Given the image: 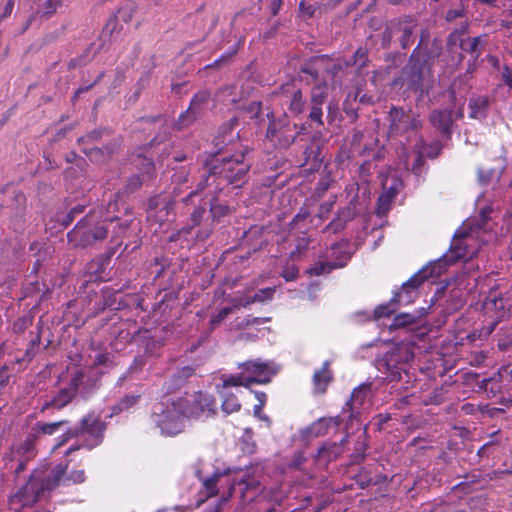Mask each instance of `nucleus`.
Returning a JSON list of instances; mask_svg holds the SVG:
<instances>
[{"label": "nucleus", "instance_id": "f257e3e1", "mask_svg": "<svg viewBox=\"0 0 512 512\" xmlns=\"http://www.w3.org/2000/svg\"><path fill=\"white\" fill-rule=\"evenodd\" d=\"M248 154V148L242 145L233 152L225 154L221 151L205 152L200 179L195 189L189 192L186 201H190L191 196L204 192L210 186H215L219 192L225 187L242 188L249 180L252 167Z\"/></svg>", "mask_w": 512, "mask_h": 512}, {"label": "nucleus", "instance_id": "f03ea898", "mask_svg": "<svg viewBox=\"0 0 512 512\" xmlns=\"http://www.w3.org/2000/svg\"><path fill=\"white\" fill-rule=\"evenodd\" d=\"M442 53V41L434 38L430 42L429 30L422 29L417 46L412 50L400 74L391 81V88L417 94L421 99L427 96L434 83L435 61Z\"/></svg>", "mask_w": 512, "mask_h": 512}, {"label": "nucleus", "instance_id": "7ed1b4c3", "mask_svg": "<svg viewBox=\"0 0 512 512\" xmlns=\"http://www.w3.org/2000/svg\"><path fill=\"white\" fill-rule=\"evenodd\" d=\"M69 462H60L54 466L47 461L38 464L30 473L27 481L10 497L11 504L22 508H32L61 484H81L85 481L84 470H72L67 474Z\"/></svg>", "mask_w": 512, "mask_h": 512}, {"label": "nucleus", "instance_id": "20e7f679", "mask_svg": "<svg viewBox=\"0 0 512 512\" xmlns=\"http://www.w3.org/2000/svg\"><path fill=\"white\" fill-rule=\"evenodd\" d=\"M101 214L89 210L75 226L67 233L68 244L74 249H87L103 242L109 235L107 218L101 219Z\"/></svg>", "mask_w": 512, "mask_h": 512}, {"label": "nucleus", "instance_id": "39448f33", "mask_svg": "<svg viewBox=\"0 0 512 512\" xmlns=\"http://www.w3.org/2000/svg\"><path fill=\"white\" fill-rule=\"evenodd\" d=\"M173 409L187 419L208 418L216 414L217 402L214 396L204 391L185 392L183 396L173 399Z\"/></svg>", "mask_w": 512, "mask_h": 512}, {"label": "nucleus", "instance_id": "423d86ee", "mask_svg": "<svg viewBox=\"0 0 512 512\" xmlns=\"http://www.w3.org/2000/svg\"><path fill=\"white\" fill-rule=\"evenodd\" d=\"M268 125L265 137L276 149L286 150L297 141V124L286 113L275 116L274 111L266 114Z\"/></svg>", "mask_w": 512, "mask_h": 512}, {"label": "nucleus", "instance_id": "0eeeda50", "mask_svg": "<svg viewBox=\"0 0 512 512\" xmlns=\"http://www.w3.org/2000/svg\"><path fill=\"white\" fill-rule=\"evenodd\" d=\"M413 360L414 353L408 346H395L377 359L376 367L386 375L387 381L394 382L401 380L402 373L407 374L408 366Z\"/></svg>", "mask_w": 512, "mask_h": 512}, {"label": "nucleus", "instance_id": "6e6552de", "mask_svg": "<svg viewBox=\"0 0 512 512\" xmlns=\"http://www.w3.org/2000/svg\"><path fill=\"white\" fill-rule=\"evenodd\" d=\"M453 104L445 108H434L428 115V123L434 132L442 139L449 141L452 138L454 130L458 127L455 123L464 117V104L455 108L456 94L451 92Z\"/></svg>", "mask_w": 512, "mask_h": 512}, {"label": "nucleus", "instance_id": "1a4fd4ad", "mask_svg": "<svg viewBox=\"0 0 512 512\" xmlns=\"http://www.w3.org/2000/svg\"><path fill=\"white\" fill-rule=\"evenodd\" d=\"M388 136L395 138L413 132H418L423 127L420 115L414 113L411 108L392 105L387 112Z\"/></svg>", "mask_w": 512, "mask_h": 512}, {"label": "nucleus", "instance_id": "9d476101", "mask_svg": "<svg viewBox=\"0 0 512 512\" xmlns=\"http://www.w3.org/2000/svg\"><path fill=\"white\" fill-rule=\"evenodd\" d=\"M184 417L173 409V399L168 405L155 404L151 414V420L166 436H174L184 430Z\"/></svg>", "mask_w": 512, "mask_h": 512}, {"label": "nucleus", "instance_id": "9b49d317", "mask_svg": "<svg viewBox=\"0 0 512 512\" xmlns=\"http://www.w3.org/2000/svg\"><path fill=\"white\" fill-rule=\"evenodd\" d=\"M78 436L87 435L82 442V446L89 450L99 446L104 440V434L107 429V423L100 419V416L90 412L81 418L75 425Z\"/></svg>", "mask_w": 512, "mask_h": 512}, {"label": "nucleus", "instance_id": "f8f14e48", "mask_svg": "<svg viewBox=\"0 0 512 512\" xmlns=\"http://www.w3.org/2000/svg\"><path fill=\"white\" fill-rule=\"evenodd\" d=\"M188 196L189 193L180 200L183 207L182 213L188 214L187 223L182 227V232H192L209 217L208 200L203 197V192L194 194L190 201H186Z\"/></svg>", "mask_w": 512, "mask_h": 512}, {"label": "nucleus", "instance_id": "ddd939ff", "mask_svg": "<svg viewBox=\"0 0 512 512\" xmlns=\"http://www.w3.org/2000/svg\"><path fill=\"white\" fill-rule=\"evenodd\" d=\"M5 211L9 227L17 233H22L27 222V198L23 191L12 189L6 202Z\"/></svg>", "mask_w": 512, "mask_h": 512}, {"label": "nucleus", "instance_id": "4468645a", "mask_svg": "<svg viewBox=\"0 0 512 512\" xmlns=\"http://www.w3.org/2000/svg\"><path fill=\"white\" fill-rule=\"evenodd\" d=\"M238 368L246 374L248 383L267 384L277 374V368L260 358L248 360L238 365Z\"/></svg>", "mask_w": 512, "mask_h": 512}, {"label": "nucleus", "instance_id": "2eb2a0df", "mask_svg": "<svg viewBox=\"0 0 512 512\" xmlns=\"http://www.w3.org/2000/svg\"><path fill=\"white\" fill-rule=\"evenodd\" d=\"M238 126L239 117L236 115L220 125L217 134L212 139L214 151H221L223 154L233 152L230 147L239 142V132L236 131Z\"/></svg>", "mask_w": 512, "mask_h": 512}, {"label": "nucleus", "instance_id": "dca6fc26", "mask_svg": "<svg viewBox=\"0 0 512 512\" xmlns=\"http://www.w3.org/2000/svg\"><path fill=\"white\" fill-rule=\"evenodd\" d=\"M227 498L232 497L236 492L240 493L242 501H253L257 496L261 497L262 486L259 480L254 477L241 478L239 480L227 479Z\"/></svg>", "mask_w": 512, "mask_h": 512}, {"label": "nucleus", "instance_id": "f3484780", "mask_svg": "<svg viewBox=\"0 0 512 512\" xmlns=\"http://www.w3.org/2000/svg\"><path fill=\"white\" fill-rule=\"evenodd\" d=\"M70 380H76L77 393L87 398L100 387L101 373L93 368L79 369Z\"/></svg>", "mask_w": 512, "mask_h": 512}, {"label": "nucleus", "instance_id": "a211bd4d", "mask_svg": "<svg viewBox=\"0 0 512 512\" xmlns=\"http://www.w3.org/2000/svg\"><path fill=\"white\" fill-rule=\"evenodd\" d=\"M417 23L410 17H399L391 20V30L398 37L400 47L407 50L415 42Z\"/></svg>", "mask_w": 512, "mask_h": 512}, {"label": "nucleus", "instance_id": "6ab92c4d", "mask_svg": "<svg viewBox=\"0 0 512 512\" xmlns=\"http://www.w3.org/2000/svg\"><path fill=\"white\" fill-rule=\"evenodd\" d=\"M426 281L425 276H421V272H416L406 282H404L400 289L393 294V301L399 305H408L413 303L419 297V288Z\"/></svg>", "mask_w": 512, "mask_h": 512}, {"label": "nucleus", "instance_id": "aec40b11", "mask_svg": "<svg viewBox=\"0 0 512 512\" xmlns=\"http://www.w3.org/2000/svg\"><path fill=\"white\" fill-rule=\"evenodd\" d=\"M115 250H110L96 256L85 265V276L88 278V282H102L105 281L107 276V269L111 263L112 256Z\"/></svg>", "mask_w": 512, "mask_h": 512}, {"label": "nucleus", "instance_id": "412c9836", "mask_svg": "<svg viewBox=\"0 0 512 512\" xmlns=\"http://www.w3.org/2000/svg\"><path fill=\"white\" fill-rule=\"evenodd\" d=\"M333 60L331 55L322 54L311 56L299 68L300 80H305L307 84L319 81L320 69Z\"/></svg>", "mask_w": 512, "mask_h": 512}, {"label": "nucleus", "instance_id": "4be33fe9", "mask_svg": "<svg viewBox=\"0 0 512 512\" xmlns=\"http://www.w3.org/2000/svg\"><path fill=\"white\" fill-rule=\"evenodd\" d=\"M78 395L76 380H70L66 387L59 389L51 398L44 400L41 412L49 409L61 410Z\"/></svg>", "mask_w": 512, "mask_h": 512}, {"label": "nucleus", "instance_id": "5701e85b", "mask_svg": "<svg viewBox=\"0 0 512 512\" xmlns=\"http://www.w3.org/2000/svg\"><path fill=\"white\" fill-rule=\"evenodd\" d=\"M324 148V141L320 133L316 132L309 137V142L304 149V165H309V170L312 172L318 171L323 163L324 157L322 150Z\"/></svg>", "mask_w": 512, "mask_h": 512}, {"label": "nucleus", "instance_id": "b1692460", "mask_svg": "<svg viewBox=\"0 0 512 512\" xmlns=\"http://www.w3.org/2000/svg\"><path fill=\"white\" fill-rule=\"evenodd\" d=\"M172 259L166 255L155 256L148 265L149 273L153 276V282L161 281L159 286L167 289L169 280L174 274L171 271Z\"/></svg>", "mask_w": 512, "mask_h": 512}, {"label": "nucleus", "instance_id": "393cba45", "mask_svg": "<svg viewBox=\"0 0 512 512\" xmlns=\"http://www.w3.org/2000/svg\"><path fill=\"white\" fill-rule=\"evenodd\" d=\"M279 91L287 98L288 111L292 115L298 116L304 112L307 101L301 89L294 85V81L282 84Z\"/></svg>", "mask_w": 512, "mask_h": 512}, {"label": "nucleus", "instance_id": "a878e982", "mask_svg": "<svg viewBox=\"0 0 512 512\" xmlns=\"http://www.w3.org/2000/svg\"><path fill=\"white\" fill-rule=\"evenodd\" d=\"M196 365H185L178 368L163 384V391L172 394L183 388L196 373Z\"/></svg>", "mask_w": 512, "mask_h": 512}, {"label": "nucleus", "instance_id": "bb28decb", "mask_svg": "<svg viewBox=\"0 0 512 512\" xmlns=\"http://www.w3.org/2000/svg\"><path fill=\"white\" fill-rule=\"evenodd\" d=\"M119 147V141L117 139H111L104 143L101 147H82V153L89 158L93 163H105L112 158Z\"/></svg>", "mask_w": 512, "mask_h": 512}, {"label": "nucleus", "instance_id": "cd10ccee", "mask_svg": "<svg viewBox=\"0 0 512 512\" xmlns=\"http://www.w3.org/2000/svg\"><path fill=\"white\" fill-rule=\"evenodd\" d=\"M330 251L327 257L332 259L331 262L335 269L346 267L354 254L351 241L347 238H342L340 241L333 243L330 246Z\"/></svg>", "mask_w": 512, "mask_h": 512}, {"label": "nucleus", "instance_id": "c85d7f7f", "mask_svg": "<svg viewBox=\"0 0 512 512\" xmlns=\"http://www.w3.org/2000/svg\"><path fill=\"white\" fill-rule=\"evenodd\" d=\"M348 436L349 433H346L339 442H324L317 450L316 459L325 463L337 460L344 452Z\"/></svg>", "mask_w": 512, "mask_h": 512}, {"label": "nucleus", "instance_id": "c756f323", "mask_svg": "<svg viewBox=\"0 0 512 512\" xmlns=\"http://www.w3.org/2000/svg\"><path fill=\"white\" fill-rule=\"evenodd\" d=\"M402 185L401 180L394 179L391 185L387 188H384V191L381 195H379L377 199V207L375 210V214L378 217H384L388 214L391 209V203L399 193V189Z\"/></svg>", "mask_w": 512, "mask_h": 512}, {"label": "nucleus", "instance_id": "7c9ffc66", "mask_svg": "<svg viewBox=\"0 0 512 512\" xmlns=\"http://www.w3.org/2000/svg\"><path fill=\"white\" fill-rule=\"evenodd\" d=\"M142 328L138 327L136 321L125 320L119 323V325H115L112 328V335H114L115 339L121 343H135L138 332H141Z\"/></svg>", "mask_w": 512, "mask_h": 512}, {"label": "nucleus", "instance_id": "2f4dec72", "mask_svg": "<svg viewBox=\"0 0 512 512\" xmlns=\"http://www.w3.org/2000/svg\"><path fill=\"white\" fill-rule=\"evenodd\" d=\"M136 344L143 349L144 354L152 356L164 346V340L154 335L152 330L142 328L138 332Z\"/></svg>", "mask_w": 512, "mask_h": 512}, {"label": "nucleus", "instance_id": "473e14b6", "mask_svg": "<svg viewBox=\"0 0 512 512\" xmlns=\"http://www.w3.org/2000/svg\"><path fill=\"white\" fill-rule=\"evenodd\" d=\"M334 381V373L330 369V361H325L321 369L316 370L312 377L313 390L317 395L325 394L328 386Z\"/></svg>", "mask_w": 512, "mask_h": 512}, {"label": "nucleus", "instance_id": "72a5a7b5", "mask_svg": "<svg viewBox=\"0 0 512 512\" xmlns=\"http://www.w3.org/2000/svg\"><path fill=\"white\" fill-rule=\"evenodd\" d=\"M218 193L219 191L208 200L209 217L215 223L222 222L233 213V208L226 201L220 200Z\"/></svg>", "mask_w": 512, "mask_h": 512}, {"label": "nucleus", "instance_id": "f704fd0d", "mask_svg": "<svg viewBox=\"0 0 512 512\" xmlns=\"http://www.w3.org/2000/svg\"><path fill=\"white\" fill-rule=\"evenodd\" d=\"M465 304V298L460 289H452L445 295L441 313L448 317L458 312Z\"/></svg>", "mask_w": 512, "mask_h": 512}, {"label": "nucleus", "instance_id": "c9c22d12", "mask_svg": "<svg viewBox=\"0 0 512 512\" xmlns=\"http://www.w3.org/2000/svg\"><path fill=\"white\" fill-rule=\"evenodd\" d=\"M452 264L453 263L449 260L448 255L443 254L439 259L429 262L418 272H421V276H425L426 281H428L430 278L441 276Z\"/></svg>", "mask_w": 512, "mask_h": 512}, {"label": "nucleus", "instance_id": "e433bc0d", "mask_svg": "<svg viewBox=\"0 0 512 512\" xmlns=\"http://www.w3.org/2000/svg\"><path fill=\"white\" fill-rule=\"evenodd\" d=\"M41 334H42V325L39 323L37 325L36 334L30 339L27 344L26 349L23 351L21 356L16 357V362L21 363H29L31 362L36 355L39 353L41 347Z\"/></svg>", "mask_w": 512, "mask_h": 512}, {"label": "nucleus", "instance_id": "4c0bfd02", "mask_svg": "<svg viewBox=\"0 0 512 512\" xmlns=\"http://www.w3.org/2000/svg\"><path fill=\"white\" fill-rule=\"evenodd\" d=\"M48 293H50L49 287L44 282H40L37 276L28 275L23 283V294L25 297L39 295V299L42 300Z\"/></svg>", "mask_w": 512, "mask_h": 512}, {"label": "nucleus", "instance_id": "58836bf2", "mask_svg": "<svg viewBox=\"0 0 512 512\" xmlns=\"http://www.w3.org/2000/svg\"><path fill=\"white\" fill-rule=\"evenodd\" d=\"M446 254L453 264L462 259H469L471 257V253L468 250V245L465 243V236L462 235L461 237H457L455 235L449 251Z\"/></svg>", "mask_w": 512, "mask_h": 512}, {"label": "nucleus", "instance_id": "ea45409f", "mask_svg": "<svg viewBox=\"0 0 512 512\" xmlns=\"http://www.w3.org/2000/svg\"><path fill=\"white\" fill-rule=\"evenodd\" d=\"M490 102L487 96L471 97L468 102L469 117L484 119L488 115Z\"/></svg>", "mask_w": 512, "mask_h": 512}, {"label": "nucleus", "instance_id": "a19ab883", "mask_svg": "<svg viewBox=\"0 0 512 512\" xmlns=\"http://www.w3.org/2000/svg\"><path fill=\"white\" fill-rule=\"evenodd\" d=\"M94 213L101 214L102 218H107V226L110 228L111 225L115 223V221L120 220V216L118 215L119 212V201L114 195L113 199H110L108 203L105 206H100L97 208L92 209Z\"/></svg>", "mask_w": 512, "mask_h": 512}, {"label": "nucleus", "instance_id": "79ce46f5", "mask_svg": "<svg viewBox=\"0 0 512 512\" xmlns=\"http://www.w3.org/2000/svg\"><path fill=\"white\" fill-rule=\"evenodd\" d=\"M113 133L108 127H97L77 139V144L83 147H90L91 144L99 143L104 137H109Z\"/></svg>", "mask_w": 512, "mask_h": 512}, {"label": "nucleus", "instance_id": "37998d69", "mask_svg": "<svg viewBox=\"0 0 512 512\" xmlns=\"http://www.w3.org/2000/svg\"><path fill=\"white\" fill-rule=\"evenodd\" d=\"M261 498L274 505H281L287 498V491L282 484H275L270 487H263L261 490Z\"/></svg>", "mask_w": 512, "mask_h": 512}, {"label": "nucleus", "instance_id": "c03bdc74", "mask_svg": "<svg viewBox=\"0 0 512 512\" xmlns=\"http://www.w3.org/2000/svg\"><path fill=\"white\" fill-rule=\"evenodd\" d=\"M141 400V394H126L121 397L117 403L111 406V413L107 418H112L124 411H128L130 408L136 406Z\"/></svg>", "mask_w": 512, "mask_h": 512}, {"label": "nucleus", "instance_id": "a18cd8bd", "mask_svg": "<svg viewBox=\"0 0 512 512\" xmlns=\"http://www.w3.org/2000/svg\"><path fill=\"white\" fill-rule=\"evenodd\" d=\"M422 314L419 313V311H415L413 313H400L397 314L391 324L389 325L390 331H395L398 329H403L410 327L412 325L417 324L418 320L420 319Z\"/></svg>", "mask_w": 512, "mask_h": 512}, {"label": "nucleus", "instance_id": "49530a36", "mask_svg": "<svg viewBox=\"0 0 512 512\" xmlns=\"http://www.w3.org/2000/svg\"><path fill=\"white\" fill-rule=\"evenodd\" d=\"M367 429L368 424L364 426L363 433L358 437L354 446V451L350 454L351 464H360L366 457V451L368 449Z\"/></svg>", "mask_w": 512, "mask_h": 512}, {"label": "nucleus", "instance_id": "de8ad7c7", "mask_svg": "<svg viewBox=\"0 0 512 512\" xmlns=\"http://www.w3.org/2000/svg\"><path fill=\"white\" fill-rule=\"evenodd\" d=\"M230 473V468L222 471L217 469L210 477L202 479V483L205 488L207 497H214L218 494L219 491L217 488V483L221 480V478L228 477Z\"/></svg>", "mask_w": 512, "mask_h": 512}, {"label": "nucleus", "instance_id": "09e8293b", "mask_svg": "<svg viewBox=\"0 0 512 512\" xmlns=\"http://www.w3.org/2000/svg\"><path fill=\"white\" fill-rule=\"evenodd\" d=\"M134 164L140 175H143L146 179L151 180L156 175L155 163L152 158H149L143 154H137L134 158Z\"/></svg>", "mask_w": 512, "mask_h": 512}, {"label": "nucleus", "instance_id": "8fccbe9b", "mask_svg": "<svg viewBox=\"0 0 512 512\" xmlns=\"http://www.w3.org/2000/svg\"><path fill=\"white\" fill-rule=\"evenodd\" d=\"M202 116L203 114L200 112V110H197L196 108L189 105V107L179 115L178 119L174 123V127L177 130L185 129L191 126Z\"/></svg>", "mask_w": 512, "mask_h": 512}, {"label": "nucleus", "instance_id": "3c124183", "mask_svg": "<svg viewBox=\"0 0 512 512\" xmlns=\"http://www.w3.org/2000/svg\"><path fill=\"white\" fill-rule=\"evenodd\" d=\"M62 6V0H45L42 4L41 9L37 10L34 15H31L28 19L27 26L32 24V21L39 17L40 19H49L53 14L56 13L57 9Z\"/></svg>", "mask_w": 512, "mask_h": 512}, {"label": "nucleus", "instance_id": "603ef678", "mask_svg": "<svg viewBox=\"0 0 512 512\" xmlns=\"http://www.w3.org/2000/svg\"><path fill=\"white\" fill-rule=\"evenodd\" d=\"M481 37H464L463 40L459 43V49L464 54L467 53L470 55V58H479L482 54V50L480 48Z\"/></svg>", "mask_w": 512, "mask_h": 512}, {"label": "nucleus", "instance_id": "864d4df0", "mask_svg": "<svg viewBox=\"0 0 512 512\" xmlns=\"http://www.w3.org/2000/svg\"><path fill=\"white\" fill-rule=\"evenodd\" d=\"M175 200L170 196L166 195L164 199L161 201V205L154 213L153 217H155L156 221L160 224L169 220L170 215H174L173 211L175 208Z\"/></svg>", "mask_w": 512, "mask_h": 512}, {"label": "nucleus", "instance_id": "5fc2aeb1", "mask_svg": "<svg viewBox=\"0 0 512 512\" xmlns=\"http://www.w3.org/2000/svg\"><path fill=\"white\" fill-rule=\"evenodd\" d=\"M119 290H113L109 287H105L101 290V297L100 299L95 303L97 309L99 310H105V309H115V305L117 303V296H118Z\"/></svg>", "mask_w": 512, "mask_h": 512}, {"label": "nucleus", "instance_id": "6e6d98bb", "mask_svg": "<svg viewBox=\"0 0 512 512\" xmlns=\"http://www.w3.org/2000/svg\"><path fill=\"white\" fill-rule=\"evenodd\" d=\"M138 6L134 0H123L117 10L113 12L118 15V19L124 23H129L137 12Z\"/></svg>", "mask_w": 512, "mask_h": 512}, {"label": "nucleus", "instance_id": "4d7b16f0", "mask_svg": "<svg viewBox=\"0 0 512 512\" xmlns=\"http://www.w3.org/2000/svg\"><path fill=\"white\" fill-rule=\"evenodd\" d=\"M275 287H266L257 291L253 296H247L240 299V305L247 307L255 302H265L271 300L275 293Z\"/></svg>", "mask_w": 512, "mask_h": 512}, {"label": "nucleus", "instance_id": "13d9d810", "mask_svg": "<svg viewBox=\"0 0 512 512\" xmlns=\"http://www.w3.org/2000/svg\"><path fill=\"white\" fill-rule=\"evenodd\" d=\"M364 407L349 405V403H345L342 409V414L346 415V431L353 427V422H361L363 415Z\"/></svg>", "mask_w": 512, "mask_h": 512}, {"label": "nucleus", "instance_id": "bf43d9fd", "mask_svg": "<svg viewBox=\"0 0 512 512\" xmlns=\"http://www.w3.org/2000/svg\"><path fill=\"white\" fill-rule=\"evenodd\" d=\"M371 386V383H364L356 387L352 391L351 396L346 403H349V405L364 407L367 395L371 391Z\"/></svg>", "mask_w": 512, "mask_h": 512}, {"label": "nucleus", "instance_id": "052dcab7", "mask_svg": "<svg viewBox=\"0 0 512 512\" xmlns=\"http://www.w3.org/2000/svg\"><path fill=\"white\" fill-rule=\"evenodd\" d=\"M86 208L87 205L85 204H76L71 207L67 213L62 216H58L57 221L63 228H67L78 216L85 213Z\"/></svg>", "mask_w": 512, "mask_h": 512}, {"label": "nucleus", "instance_id": "680f3d73", "mask_svg": "<svg viewBox=\"0 0 512 512\" xmlns=\"http://www.w3.org/2000/svg\"><path fill=\"white\" fill-rule=\"evenodd\" d=\"M223 397L221 409L225 414L237 412L241 409V404L235 394L228 391H219Z\"/></svg>", "mask_w": 512, "mask_h": 512}, {"label": "nucleus", "instance_id": "e2e57ef3", "mask_svg": "<svg viewBox=\"0 0 512 512\" xmlns=\"http://www.w3.org/2000/svg\"><path fill=\"white\" fill-rule=\"evenodd\" d=\"M368 62V49L366 47H359L349 59H344L345 66H358L359 69L365 68Z\"/></svg>", "mask_w": 512, "mask_h": 512}, {"label": "nucleus", "instance_id": "0e129e2a", "mask_svg": "<svg viewBox=\"0 0 512 512\" xmlns=\"http://www.w3.org/2000/svg\"><path fill=\"white\" fill-rule=\"evenodd\" d=\"M464 58V54L461 50L459 51L458 48H446V67L452 72H455L460 68Z\"/></svg>", "mask_w": 512, "mask_h": 512}, {"label": "nucleus", "instance_id": "69168bd1", "mask_svg": "<svg viewBox=\"0 0 512 512\" xmlns=\"http://www.w3.org/2000/svg\"><path fill=\"white\" fill-rule=\"evenodd\" d=\"M328 96V85L326 81L314 85L311 89L310 104L322 105L326 102Z\"/></svg>", "mask_w": 512, "mask_h": 512}, {"label": "nucleus", "instance_id": "338daca9", "mask_svg": "<svg viewBox=\"0 0 512 512\" xmlns=\"http://www.w3.org/2000/svg\"><path fill=\"white\" fill-rule=\"evenodd\" d=\"M115 225L111 230V243L115 245H120V239L126 235L127 231L130 229L133 220H122L120 218L119 221H115Z\"/></svg>", "mask_w": 512, "mask_h": 512}, {"label": "nucleus", "instance_id": "774afa93", "mask_svg": "<svg viewBox=\"0 0 512 512\" xmlns=\"http://www.w3.org/2000/svg\"><path fill=\"white\" fill-rule=\"evenodd\" d=\"M333 270H335V266L331 261L319 260L306 269V274L309 276H321L330 274Z\"/></svg>", "mask_w": 512, "mask_h": 512}]
</instances>
